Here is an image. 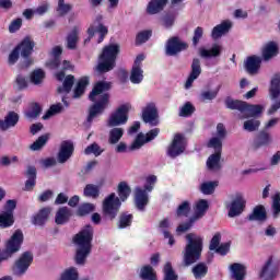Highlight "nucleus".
I'll list each match as a JSON object with an SVG mask.
<instances>
[{"label": "nucleus", "instance_id": "1", "mask_svg": "<svg viewBox=\"0 0 280 280\" xmlns=\"http://www.w3.org/2000/svg\"><path fill=\"white\" fill-rule=\"evenodd\" d=\"M106 91H110V82L98 81L90 92L89 100L93 104L89 108L88 124H92L93 119L100 117V115H104V110L108 108L110 94L106 93Z\"/></svg>", "mask_w": 280, "mask_h": 280}, {"label": "nucleus", "instance_id": "2", "mask_svg": "<svg viewBox=\"0 0 280 280\" xmlns=\"http://www.w3.org/2000/svg\"><path fill=\"white\" fill-rule=\"evenodd\" d=\"M130 186H128V183L120 182L118 184V196L115 195V192L109 194L104 200H103V217L106 220H115L117 215H119V209H121V202H126L131 194Z\"/></svg>", "mask_w": 280, "mask_h": 280}, {"label": "nucleus", "instance_id": "3", "mask_svg": "<svg viewBox=\"0 0 280 280\" xmlns=\"http://www.w3.org/2000/svg\"><path fill=\"white\" fill-rule=\"evenodd\" d=\"M34 47H36V43L32 39V37H24L20 44H18L13 50L9 54L8 65L10 67L14 66L19 62V58H23L22 67L25 69L32 67L34 65V59H32V54H34Z\"/></svg>", "mask_w": 280, "mask_h": 280}, {"label": "nucleus", "instance_id": "4", "mask_svg": "<svg viewBox=\"0 0 280 280\" xmlns=\"http://www.w3.org/2000/svg\"><path fill=\"white\" fill-rule=\"evenodd\" d=\"M187 244L183 252L184 266L189 267L198 264L202 257V237L196 236L194 233L186 235Z\"/></svg>", "mask_w": 280, "mask_h": 280}, {"label": "nucleus", "instance_id": "5", "mask_svg": "<svg viewBox=\"0 0 280 280\" xmlns=\"http://www.w3.org/2000/svg\"><path fill=\"white\" fill-rule=\"evenodd\" d=\"M121 51L119 44H109L105 46L102 54L98 56V63L96 66L97 73H108L117 67V56Z\"/></svg>", "mask_w": 280, "mask_h": 280}, {"label": "nucleus", "instance_id": "6", "mask_svg": "<svg viewBox=\"0 0 280 280\" xmlns=\"http://www.w3.org/2000/svg\"><path fill=\"white\" fill-rule=\"evenodd\" d=\"M24 240L23 231L15 230L11 237L4 243V248L0 249V264L12 259L14 255L21 250Z\"/></svg>", "mask_w": 280, "mask_h": 280}, {"label": "nucleus", "instance_id": "7", "mask_svg": "<svg viewBox=\"0 0 280 280\" xmlns=\"http://www.w3.org/2000/svg\"><path fill=\"white\" fill-rule=\"evenodd\" d=\"M279 271L280 259L271 255L262 265L259 271V278L264 280H275L277 277H279Z\"/></svg>", "mask_w": 280, "mask_h": 280}, {"label": "nucleus", "instance_id": "8", "mask_svg": "<svg viewBox=\"0 0 280 280\" xmlns=\"http://www.w3.org/2000/svg\"><path fill=\"white\" fill-rule=\"evenodd\" d=\"M185 150H187V138L183 133H175L166 149L167 156L170 159H178L180 154H185Z\"/></svg>", "mask_w": 280, "mask_h": 280}, {"label": "nucleus", "instance_id": "9", "mask_svg": "<svg viewBox=\"0 0 280 280\" xmlns=\"http://www.w3.org/2000/svg\"><path fill=\"white\" fill-rule=\"evenodd\" d=\"M130 104L126 103L120 105L114 113L110 114L107 126L109 128H117V126H124L128 124V113H130Z\"/></svg>", "mask_w": 280, "mask_h": 280}, {"label": "nucleus", "instance_id": "10", "mask_svg": "<svg viewBox=\"0 0 280 280\" xmlns=\"http://www.w3.org/2000/svg\"><path fill=\"white\" fill-rule=\"evenodd\" d=\"M104 21V16L102 14L96 15L95 20L93 23L90 25L88 28V39H85V43L88 40H91L95 34H98V39L97 43H104V38L108 36V27L102 23Z\"/></svg>", "mask_w": 280, "mask_h": 280}, {"label": "nucleus", "instance_id": "11", "mask_svg": "<svg viewBox=\"0 0 280 280\" xmlns=\"http://www.w3.org/2000/svg\"><path fill=\"white\" fill-rule=\"evenodd\" d=\"M3 209L4 210L0 213V229H10V226H14V210L16 209V200H7Z\"/></svg>", "mask_w": 280, "mask_h": 280}, {"label": "nucleus", "instance_id": "12", "mask_svg": "<svg viewBox=\"0 0 280 280\" xmlns=\"http://www.w3.org/2000/svg\"><path fill=\"white\" fill-rule=\"evenodd\" d=\"M34 264V254L24 252L14 262L13 272L16 277H23L30 267Z\"/></svg>", "mask_w": 280, "mask_h": 280}, {"label": "nucleus", "instance_id": "13", "mask_svg": "<svg viewBox=\"0 0 280 280\" xmlns=\"http://www.w3.org/2000/svg\"><path fill=\"white\" fill-rule=\"evenodd\" d=\"M74 244L83 248H93V226L85 225L78 234L73 237Z\"/></svg>", "mask_w": 280, "mask_h": 280}, {"label": "nucleus", "instance_id": "14", "mask_svg": "<svg viewBox=\"0 0 280 280\" xmlns=\"http://www.w3.org/2000/svg\"><path fill=\"white\" fill-rule=\"evenodd\" d=\"M189 44L180 40V37L173 36L166 42V56H177L180 51H187Z\"/></svg>", "mask_w": 280, "mask_h": 280}, {"label": "nucleus", "instance_id": "15", "mask_svg": "<svg viewBox=\"0 0 280 280\" xmlns=\"http://www.w3.org/2000/svg\"><path fill=\"white\" fill-rule=\"evenodd\" d=\"M75 152V145L73 144V141L71 140H63L60 143L59 152L57 154V161L58 163H67L69 159L73 156V153Z\"/></svg>", "mask_w": 280, "mask_h": 280}, {"label": "nucleus", "instance_id": "16", "mask_svg": "<svg viewBox=\"0 0 280 280\" xmlns=\"http://www.w3.org/2000/svg\"><path fill=\"white\" fill-rule=\"evenodd\" d=\"M191 71L186 80L185 89H191L194 85V81L200 78V73H202V67H200V59L194 58L190 67Z\"/></svg>", "mask_w": 280, "mask_h": 280}, {"label": "nucleus", "instance_id": "17", "mask_svg": "<svg viewBox=\"0 0 280 280\" xmlns=\"http://www.w3.org/2000/svg\"><path fill=\"white\" fill-rule=\"evenodd\" d=\"M49 215H51V208L44 207L32 217V224L34 226H45L49 222Z\"/></svg>", "mask_w": 280, "mask_h": 280}, {"label": "nucleus", "instance_id": "18", "mask_svg": "<svg viewBox=\"0 0 280 280\" xmlns=\"http://www.w3.org/2000/svg\"><path fill=\"white\" fill-rule=\"evenodd\" d=\"M244 209H246V200L242 197H236L229 207L228 215L229 218H237V215L244 213Z\"/></svg>", "mask_w": 280, "mask_h": 280}, {"label": "nucleus", "instance_id": "19", "mask_svg": "<svg viewBox=\"0 0 280 280\" xmlns=\"http://www.w3.org/2000/svg\"><path fill=\"white\" fill-rule=\"evenodd\" d=\"M20 119L21 116H19V113L14 110L8 112L4 119H0V129L3 131L10 130V128L16 127Z\"/></svg>", "mask_w": 280, "mask_h": 280}, {"label": "nucleus", "instance_id": "20", "mask_svg": "<svg viewBox=\"0 0 280 280\" xmlns=\"http://www.w3.org/2000/svg\"><path fill=\"white\" fill-rule=\"evenodd\" d=\"M259 69H261V57L256 55L247 57L245 61V71H247L249 75H257Z\"/></svg>", "mask_w": 280, "mask_h": 280}, {"label": "nucleus", "instance_id": "21", "mask_svg": "<svg viewBox=\"0 0 280 280\" xmlns=\"http://www.w3.org/2000/svg\"><path fill=\"white\" fill-rule=\"evenodd\" d=\"M159 119V109H156V104L149 103L142 110V120L144 124H154Z\"/></svg>", "mask_w": 280, "mask_h": 280}, {"label": "nucleus", "instance_id": "22", "mask_svg": "<svg viewBox=\"0 0 280 280\" xmlns=\"http://www.w3.org/2000/svg\"><path fill=\"white\" fill-rule=\"evenodd\" d=\"M272 143V136L266 129L260 130L255 140H254V149L259 150V148H268Z\"/></svg>", "mask_w": 280, "mask_h": 280}, {"label": "nucleus", "instance_id": "23", "mask_svg": "<svg viewBox=\"0 0 280 280\" xmlns=\"http://www.w3.org/2000/svg\"><path fill=\"white\" fill-rule=\"evenodd\" d=\"M135 202L138 211H145V207H148V202H150L148 192L139 187L136 188Z\"/></svg>", "mask_w": 280, "mask_h": 280}, {"label": "nucleus", "instance_id": "24", "mask_svg": "<svg viewBox=\"0 0 280 280\" xmlns=\"http://www.w3.org/2000/svg\"><path fill=\"white\" fill-rule=\"evenodd\" d=\"M72 215L73 212L69 207H61L56 212L55 223L58 225L67 224L71 220Z\"/></svg>", "mask_w": 280, "mask_h": 280}, {"label": "nucleus", "instance_id": "25", "mask_svg": "<svg viewBox=\"0 0 280 280\" xmlns=\"http://www.w3.org/2000/svg\"><path fill=\"white\" fill-rule=\"evenodd\" d=\"M36 166L28 165L25 172L27 180L25 182L24 191H34L36 187Z\"/></svg>", "mask_w": 280, "mask_h": 280}, {"label": "nucleus", "instance_id": "26", "mask_svg": "<svg viewBox=\"0 0 280 280\" xmlns=\"http://www.w3.org/2000/svg\"><path fill=\"white\" fill-rule=\"evenodd\" d=\"M91 83L89 77H82L78 80L75 88L73 90L72 97L74 100H80L84 93H86V86Z\"/></svg>", "mask_w": 280, "mask_h": 280}, {"label": "nucleus", "instance_id": "27", "mask_svg": "<svg viewBox=\"0 0 280 280\" xmlns=\"http://www.w3.org/2000/svg\"><path fill=\"white\" fill-rule=\"evenodd\" d=\"M207 211H209V201L207 199H200L195 207V213L191 217L196 222L205 218Z\"/></svg>", "mask_w": 280, "mask_h": 280}, {"label": "nucleus", "instance_id": "28", "mask_svg": "<svg viewBox=\"0 0 280 280\" xmlns=\"http://www.w3.org/2000/svg\"><path fill=\"white\" fill-rule=\"evenodd\" d=\"M268 218V213L266 212V207L262 205H258L254 208L253 212L248 215V220L250 222H264Z\"/></svg>", "mask_w": 280, "mask_h": 280}, {"label": "nucleus", "instance_id": "29", "mask_svg": "<svg viewBox=\"0 0 280 280\" xmlns=\"http://www.w3.org/2000/svg\"><path fill=\"white\" fill-rule=\"evenodd\" d=\"M231 27H233V24L229 21H223L221 24L213 27L211 36L214 39L221 38V36H224V34H229L231 31Z\"/></svg>", "mask_w": 280, "mask_h": 280}, {"label": "nucleus", "instance_id": "30", "mask_svg": "<svg viewBox=\"0 0 280 280\" xmlns=\"http://www.w3.org/2000/svg\"><path fill=\"white\" fill-rule=\"evenodd\" d=\"M279 55V46L275 42H269L262 48L264 60H271L275 56Z\"/></svg>", "mask_w": 280, "mask_h": 280}, {"label": "nucleus", "instance_id": "31", "mask_svg": "<svg viewBox=\"0 0 280 280\" xmlns=\"http://www.w3.org/2000/svg\"><path fill=\"white\" fill-rule=\"evenodd\" d=\"M191 272L196 280H202L209 275V266L207 262H198L191 268Z\"/></svg>", "mask_w": 280, "mask_h": 280}, {"label": "nucleus", "instance_id": "32", "mask_svg": "<svg viewBox=\"0 0 280 280\" xmlns=\"http://www.w3.org/2000/svg\"><path fill=\"white\" fill-rule=\"evenodd\" d=\"M132 220H135V215L128 212H121L118 217V221L116 223L117 229H130L132 226Z\"/></svg>", "mask_w": 280, "mask_h": 280}, {"label": "nucleus", "instance_id": "33", "mask_svg": "<svg viewBox=\"0 0 280 280\" xmlns=\"http://www.w3.org/2000/svg\"><path fill=\"white\" fill-rule=\"evenodd\" d=\"M269 95L271 100H277L280 96V72L276 73L270 81Z\"/></svg>", "mask_w": 280, "mask_h": 280}, {"label": "nucleus", "instance_id": "34", "mask_svg": "<svg viewBox=\"0 0 280 280\" xmlns=\"http://www.w3.org/2000/svg\"><path fill=\"white\" fill-rule=\"evenodd\" d=\"M168 0H151L147 7L148 14H159L165 10Z\"/></svg>", "mask_w": 280, "mask_h": 280}, {"label": "nucleus", "instance_id": "35", "mask_svg": "<svg viewBox=\"0 0 280 280\" xmlns=\"http://www.w3.org/2000/svg\"><path fill=\"white\" fill-rule=\"evenodd\" d=\"M232 279L244 280L246 279V267L242 264L234 262L230 266Z\"/></svg>", "mask_w": 280, "mask_h": 280}, {"label": "nucleus", "instance_id": "36", "mask_svg": "<svg viewBox=\"0 0 280 280\" xmlns=\"http://www.w3.org/2000/svg\"><path fill=\"white\" fill-rule=\"evenodd\" d=\"M73 84H75V77L73 74L66 75L62 85L57 88V93H66L69 95L73 90Z\"/></svg>", "mask_w": 280, "mask_h": 280}, {"label": "nucleus", "instance_id": "37", "mask_svg": "<svg viewBox=\"0 0 280 280\" xmlns=\"http://www.w3.org/2000/svg\"><path fill=\"white\" fill-rule=\"evenodd\" d=\"M243 113H246V117H259L261 113H264V106L261 105H253L245 102L243 105Z\"/></svg>", "mask_w": 280, "mask_h": 280}, {"label": "nucleus", "instance_id": "38", "mask_svg": "<svg viewBox=\"0 0 280 280\" xmlns=\"http://www.w3.org/2000/svg\"><path fill=\"white\" fill-rule=\"evenodd\" d=\"M78 34H79L78 26H74L66 37L67 49H70V50L78 49V42L80 40V37Z\"/></svg>", "mask_w": 280, "mask_h": 280}, {"label": "nucleus", "instance_id": "39", "mask_svg": "<svg viewBox=\"0 0 280 280\" xmlns=\"http://www.w3.org/2000/svg\"><path fill=\"white\" fill-rule=\"evenodd\" d=\"M91 255V247H79L77 249L74 261L78 266H84L86 258Z\"/></svg>", "mask_w": 280, "mask_h": 280}, {"label": "nucleus", "instance_id": "40", "mask_svg": "<svg viewBox=\"0 0 280 280\" xmlns=\"http://www.w3.org/2000/svg\"><path fill=\"white\" fill-rule=\"evenodd\" d=\"M246 102L240 100H233L231 96H226L224 100L225 108L230 110H238L240 113H244V104Z\"/></svg>", "mask_w": 280, "mask_h": 280}, {"label": "nucleus", "instance_id": "41", "mask_svg": "<svg viewBox=\"0 0 280 280\" xmlns=\"http://www.w3.org/2000/svg\"><path fill=\"white\" fill-rule=\"evenodd\" d=\"M222 54V46L214 44L210 49L201 48V58H218Z\"/></svg>", "mask_w": 280, "mask_h": 280}, {"label": "nucleus", "instance_id": "42", "mask_svg": "<svg viewBox=\"0 0 280 280\" xmlns=\"http://www.w3.org/2000/svg\"><path fill=\"white\" fill-rule=\"evenodd\" d=\"M43 113V107L38 103H32L27 112H25L26 119H38Z\"/></svg>", "mask_w": 280, "mask_h": 280}, {"label": "nucleus", "instance_id": "43", "mask_svg": "<svg viewBox=\"0 0 280 280\" xmlns=\"http://www.w3.org/2000/svg\"><path fill=\"white\" fill-rule=\"evenodd\" d=\"M93 211H95V205L84 202L78 207V209L75 211V215H78V218H84V217L89 215L90 213H93Z\"/></svg>", "mask_w": 280, "mask_h": 280}, {"label": "nucleus", "instance_id": "44", "mask_svg": "<svg viewBox=\"0 0 280 280\" xmlns=\"http://www.w3.org/2000/svg\"><path fill=\"white\" fill-rule=\"evenodd\" d=\"M140 278L142 280H158L156 271L150 265H145L140 270Z\"/></svg>", "mask_w": 280, "mask_h": 280}, {"label": "nucleus", "instance_id": "45", "mask_svg": "<svg viewBox=\"0 0 280 280\" xmlns=\"http://www.w3.org/2000/svg\"><path fill=\"white\" fill-rule=\"evenodd\" d=\"M220 159H222V153H213L207 160L208 170H221Z\"/></svg>", "mask_w": 280, "mask_h": 280}, {"label": "nucleus", "instance_id": "46", "mask_svg": "<svg viewBox=\"0 0 280 280\" xmlns=\"http://www.w3.org/2000/svg\"><path fill=\"white\" fill-rule=\"evenodd\" d=\"M191 213V203L187 200L183 201L176 209L177 218H189Z\"/></svg>", "mask_w": 280, "mask_h": 280}, {"label": "nucleus", "instance_id": "47", "mask_svg": "<svg viewBox=\"0 0 280 280\" xmlns=\"http://www.w3.org/2000/svg\"><path fill=\"white\" fill-rule=\"evenodd\" d=\"M129 79L132 84H141L143 82V69L141 67H132Z\"/></svg>", "mask_w": 280, "mask_h": 280}, {"label": "nucleus", "instance_id": "48", "mask_svg": "<svg viewBox=\"0 0 280 280\" xmlns=\"http://www.w3.org/2000/svg\"><path fill=\"white\" fill-rule=\"evenodd\" d=\"M83 195L85 196V198H93L94 200H96V198H100V186L88 184L84 187Z\"/></svg>", "mask_w": 280, "mask_h": 280}, {"label": "nucleus", "instance_id": "49", "mask_svg": "<svg viewBox=\"0 0 280 280\" xmlns=\"http://www.w3.org/2000/svg\"><path fill=\"white\" fill-rule=\"evenodd\" d=\"M164 278L163 280H178V275L174 270L172 262H166L163 268Z\"/></svg>", "mask_w": 280, "mask_h": 280}, {"label": "nucleus", "instance_id": "50", "mask_svg": "<svg viewBox=\"0 0 280 280\" xmlns=\"http://www.w3.org/2000/svg\"><path fill=\"white\" fill-rule=\"evenodd\" d=\"M121 137H124V129L115 127L109 131L108 141L112 145H115V143H119Z\"/></svg>", "mask_w": 280, "mask_h": 280}, {"label": "nucleus", "instance_id": "51", "mask_svg": "<svg viewBox=\"0 0 280 280\" xmlns=\"http://www.w3.org/2000/svg\"><path fill=\"white\" fill-rule=\"evenodd\" d=\"M47 141H49V135H43L38 137V139L34 143L31 144L30 149L33 150V152L43 150V148L47 144Z\"/></svg>", "mask_w": 280, "mask_h": 280}, {"label": "nucleus", "instance_id": "52", "mask_svg": "<svg viewBox=\"0 0 280 280\" xmlns=\"http://www.w3.org/2000/svg\"><path fill=\"white\" fill-rule=\"evenodd\" d=\"M196 113V106L191 102H186L179 109V117H191Z\"/></svg>", "mask_w": 280, "mask_h": 280}, {"label": "nucleus", "instance_id": "53", "mask_svg": "<svg viewBox=\"0 0 280 280\" xmlns=\"http://www.w3.org/2000/svg\"><path fill=\"white\" fill-rule=\"evenodd\" d=\"M260 126H261V121L253 118V119L246 120L243 125V128L244 130H247V132H255L259 130Z\"/></svg>", "mask_w": 280, "mask_h": 280}, {"label": "nucleus", "instance_id": "54", "mask_svg": "<svg viewBox=\"0 0 280 280\" xmlns=\"http://www.w3.org/2000/svg\"><path fill=\"white\" fill-rule=\"evenodd\" d=\"M62 103L54 104L49 107V109L43 116V119H49V117H54V115H58V113H62L63 110Z\"/></svg>", "mask_w": 280, "mask_h": 280}, {"label": "nucleus", "instance_id": "55", "mask_svg": "<svg viewBox=\"0 0 280 280\" xmlns=\"http://www.w3.org/2000/svg\"><path fill=\"white\" fill-rule=\"evenodd\" d=\"M271 211L275 219L280 215V192H276L272 197Z\"/></svg>", "mask_w": 280, "mask_h": 280}, {"label": "nucleus", "instance_id": "56", "mask_svg": "<svg viewBox=\"0 0 280 280\" xmlns=\"http://www.w3.org/2000/svg\"><path fill=\"white\" fill-rule=\"evenodd\" d=\"M71 10H73V5L65 3V0H58L57 12L59 16H66Z\"/></svg>", "mask_w": 280, "mask_h": 280}, {"label": "nucleus", "instance_id": "57", "mask_svg": "<svg viewBox=\"0 0 280 280\" xmlns=\"http://www.w3.org/2000/svg\"><path fill=\"white\" fill-rule=\"evenodd\" d=\"M80 275L78 273V269L75 267H70L66 269L61 275L60 280H78Z\"/></svg>", "mask_w": 280, "mask_h": 280}, {"label": "nucleus", "instance_id": "58", "mask_svg": "<svg viewBox=\"0 0 280 280\" xmlns=\"http://www.w3.org/2000/svg\"><path fill=\"white\" fill-rule=\"evenodd\" d=\"M104 151H103L102 147H100V144H97V142H94L84 149V154H86V155L94 154V156H101V154Z\"/></svg>", "mask_w": 280, "mask_h": 280}, {"label": "nucleus", "instance_id": "59", "mask_svg": "<svg viewBox=\"0 0 280 280\" xmlns=\"http://www.w3.org/2000/svg\"><path fill=\"white\" fill-rule=\"evenodd\" d=\"M218 182H206L201 184V191L205 194V196H211L213 191H215V187H218Z\"/></svg>", "mask_w": 280, "mask_h": 280}, {"label": "nucleus", "instance_id": "60", "mask_svg": "<svg viewBox=\"0 0 280 280\" xmlns=\"http://www.w3.org/2000/svg\"><path fill=\"white\" fill-rule=\"evenodd\" d=\"M152 38V31H142L136 36V45H143V43H148Z\"/></svg>", "mask_w": 280, "mask_h": 280}, {"label": "nucleus", "instance_id": "61", "mask_svg": "<svg viewBox=\"0 0 280 280\" xmlns=\"http://www.w3.org/2000/svg\"><path fill=\"white\" fill-rule=\"evenodd\" d=\"M208 148H213L214 153L222 154V138L213 137L208 142Z\"/></svg>", "mask_w": 280, "mask_h": 280}, {"label": "nucleus", "instance_id": "62", "mask_svg": "<svg viewBox=\"0 0 280 280\" xmlns=\"http://www.w3.org/2000/svg\"><path fill=\"white\" fill-rule=\"evenodd\" d=\"M175 22H176V14L174 13H166L162 18V25L166 30H170V27H173Z\"/></svg>", "mask_w": 280, "mask_h": 280}, {"label": "nucleus", "instance_id": "63", "mask_svg": "<svg viewBox=\"0 0 280 280\" xmlns=\"http://www.w3.org/2000/svg\"><path fill=\"white\" fill-rule=\"evenodd\" d=\"M43 80H45V72L43 71V69L34 70L31 73V82L33 84H40Z\"/></svg>", "mask_w": 280, "mask_h": 280}, {"label": "nucleus", "instance_id": "64", "mask_svg": "<svg viewBox=\"0 0 280 280\" xmlns=\"http://www.w3.org/2000/svg\"><path fill=\"white\" fill-rule=\"evenodd\" d=\"M148 143V141H145V136H143V133H139L135 141L131 143L129 150H140V148L144 144Z\"/></svg>", "mask_w": 280, "mask_h": 280}]
</instances>
